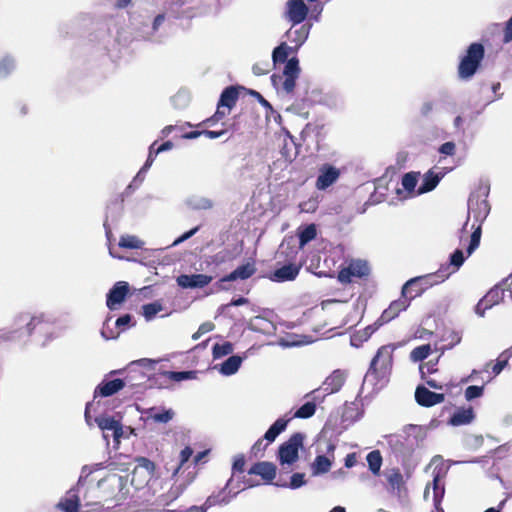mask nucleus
I'll return each mask as SVG.
<instances>
[{"mask_svg": "<svg viewBox=\"0 0 512 512\" xmlns=\"http://www.w3.org/2000/svg\"><path fill=\"white\" fill-rule=\"evenodd\" d=\"M392 355L390 346H382L378 349L364 376L363 387L371 386L373 390H379L387 383L392 368Z\"/></svg>", "mask_w": 512, "mask_h": 512, "instance_id": "obj_3", "label": "nucleus"}, {"mask_svg": "<svg viewBox=\"0 0 512 512\" xmlns=\"http://www.w3.org/2000/svg\"><path fill=\"white\" fill-rule=\"evenodd\" d=\"M22 322L26 323V331L28 335H31L33 330L38 326L43 324L42 317H30L27 313H22L16 317L15 323L19 326Z\"/></svg>", "mask_w": 512, "mask_h": 512, "instance_id": "obj_33", "label": "nucleus"}, {"mask_svg": "<svg viewBox=\"0 0 512 512\" xmlns=\"http://www.w3.org/2000/svg\"><path fill=\"white\" fill-rule=\"evenodd\" d=\"M512 41V15L511 18L506 22L504 28L503 42L505 44Z\"/></svg>", "mask_w": 512, "mask_h": 512, "instance_id": "obj_63", "label": "nucleus"}, {"mask_svg": "<svg viewBox=\"0 0 512 512\" xmlns=\"http://www.w3.org/2000/svg\"><path fill=\"white\" fill-rule=\"evenodd\" d=\"M289 421L290 419H277L265 432L264 439L267 440L268 442H273L277 438V436L286 429Z\"/></svg>", "mask_w": 512, "mask_h": 512, "instance_id": "obj_32", "label": "nucleus"}, {"mask_svg": "<svg viewBox=\"0 0 512 512\" xmlns=\"http://www.w3.org/2000/svg\"><path fill=\"white\" fill-rule=\"evenodd\" d=\"M512 358V350L511 347L503 351L497 362L492 367V372L494 375H499L502 370L507 366L509 359Z\"/></svg>", "mask_w": 512, "mask_h": 512, "instance_id": "obj_40", "label": "nucleus"}, {"mask_svg": "<svg viewBox=\"0 0 512 512\" xmlns=\"http://www.w3.org/2000/svg\"><path fill=\"white\" fill-rule=\"evenodd\" d=\"M164 375L171 381L181 382L195 378V371H167Z\"/></svg>", "mask_w": 512, "mask_h": 512, "instance_id": "obj_43", "label": "nucleus"}, {"mask_svg": "<svg viewBox=\"0 0 512 512\" xmlns=\"http://www.w3.org/2000/svg\"><path fill=\"white\" fill-rule=\"evenodd\" d=\"M67 494V497L59 501L57 508L64 512H78L80 506L79 497L74 493L73 489L69 490Z\"/></svg>", "mask_w": 512, "mask_h": 512, "instance_id": "obj_30", "label": "nucleus"}, {"mask_svg": "<svg viewBox=\"0 0 512 512\" xmlns=\"http://www.w3.org/2000/svg\"><path fill=\"white\" fill-rule=\"evenodd\" d=\"M172 101L175 106L184 107L188 103V94L184 91H180L172 98Z\"/></svg>", "mask_w": 512, "mask_h": 512, "instance_id": "obj_56", "label": "nucleus"}, {"mask_svg": "<svg viewBox=\"0 0 512 512\" xmlns=\"http://www.w3.org/2000/svg\"><path fill=\"white\" fill-rule=\"evenodd\" d=\"M252 71L257 76L265 75L269 72V63L268 62L256 63L253 65Z\"/></svg>", "mask_w": 512, "mask_h": 512, "instance_id": "obj_58", "label": "nucleus"}, {"mask_svg": "<svg viewBox=\"0 0 512 512\" xmlns=\"http://www.w3.org/2000/svg\"><path fill=\"white\" fill-rule=\"evenodd\" d=\"M440 278L438 271L429 273L422 276H417L408 280L402 287V296H408L409 301L417 296H420L424 291L430 287L444 282Z\"/></svg>", "mask_w": 512, "mask_h": 512, "instance_id": "obj_6", "label": "nucleus"}, {"mask_svg": "<svg viewBox=\"0 0 512 512\" xmlns=\"http://www.w3.org/2000/svg\"><path fill=\"white\" fill-rule=\"evenodd\" d=\"M320 389H315L305 395V398H311L310 401L304 403L301 407H299L295 414V418L307 419L312 417L316 411V402H322L325 395H319Z\"/></svg>", "mask_w": 512, "mask_h": 512, "instance_id": "obj_14", "label": "nucleus"}, {"mask_svg": "<svg viewBox=\"0 0 512 512\" xmlns=\"http://www.w3.org/2000/svg\"><path fill=\"white\" fill-rule=\"evenodd\" d=\"M416 402L423 407H431L442 403L445 399L444 394L430 391L424 386H418L415 391Z\"/></svg>", "mask_w": 512, "mask_h": 512, "instance_id": "obj_17", "label": "nucleus"}, {"mask_svg": "<svg viewBox=\"0 0 512 512\" xmlns=\"http://www.w3.org/2000/svg\"><path fill=\"white\" fill-rule=\"evenodd\" d=\"M508 281L509 279L503 283V286H495L482 298L489 308L498 304L500 301H504L506 298L509 299Z\"/></svg>", "mask_w": 512, "mask_h": 512, "instance_id": "obj_20", "label": "nucleus"}, {"mask_svg": "<svg viewBox=\"0 0 512 512\" xmlns=\"http://www.w3.org/2000/svg\"><path fill=\"white\" fill-rule=\"evenodd\" d=\"M214 329V324L212 322L202 323L198 330L193 334L192 338L194 340H198L202 335L212 331Z\"/></svg>", "mask_w": 512, "mask_h": 512, "instance_id": "obj_54", "label": "nucleus"}, {"mask_svg": "<svg viewBox=\"0 0 512 512\" xmlns=\"http://www.w3.org/2000/svg\"><path fill=\"white\" fill-rule=\"evenodd\" d=\"M233 344L230 342H224L222 344L216 343L212 348V355L214 359L222 358L233 352Z\"/></svg>", "mask_w": 512, "mask_h": 512, "instance_id": "obj_41", "label": "nucleus"}, {"mask_svg": "<svg viewBox=\"0 0 512 512\" xmlns=\"http://www.w3.org/2000/svg\"><path fill=\"white\" fill-rule=\"evenodd\" d=\"M125 382L122 379H113L109 381H102L95 389L94 397L100 395L101 397H109L123 389Z\"/></svg>", "mask_w": 512, "mask_h": 512, "instance_id": "obj_21", "label": "nucleus"}, {"mask_svg": "<svg viewBox=\"0 0 512 512\" xmlns=\"http://www.w3.org/2000/svg\"><path fill=\"white\" fill-rule=\"evenodd\" d=\"M15 68V60L10 55H5L0 59V78L7 77Z\"/></svg>", "mask_w": 512, "mask_h": 512, "instance_id": "obj_42", "label": "nucleus"}, {"mask_svg": "<svg viewBox=\"0 0 512 512\" xmlns=\"http://www.w3.org/2000/svg\"><path fill=\"white\" fill-rule=\"evenodd\" d=\"M299 270L300 267L295 264L284 265L273 272L271 280L275 282L292 281L299 274Z\"/></svg>", "mask_w": 512, "mask_h": 512, "instance_id": "obj_25", "label": "nucleus"}, {"mask_svg": "<svg viewBox=\"0 0 512 512\" xmlns=\"http://www.w3.org/2000/svg\"><path fill=\"white\" fill-rule=\"evenodd\" d=\"M256 272L255 265L253 263H246L237 267L234 271L221 278V282H231L240 280H246L250 278Z\"/></svg>", "mask_w": 512, "mask_h": 512, "instance_id": "obj_24", "label": "nucleus"}, {"mask_svg": "<svg viewBox=\"0 0 512 512\" xmlns=\"http://www.w3.org/2000/svg\"><path fill=\"white\" fill-rule=\"evenodd\" d=\"M110 319V317L106 319L101 330V336L105 340L116 339L119 336V332H115L113 329L109 327Z\"/></svg>", "mask_w": 512, "mask_h": 512, "instance_id": "obj_53", "label": "nucleus"}, {"mask_svg": "<svg viewBox=\"0 0 512 512\" xmlns=\"http://www.w3.org/2000/svg\"><path fill=\"white\" fill-rule=\"evenodd\" d=\"M340 177V170L333 165L324 164L319 168V174L316 180L318 190H326L333 185Z\"/></svg>", "mask_w": 512, "mask_h": 512, "instance_id": "obj_12", "label": "nucleus"}, {"mask_svg": "<svg viewBox=\"0 0 512 512\" xmlns=\"http://www.w3.org/2000/svg\"><path fill=\"white\" fill-rule=\"evenodd\" d=\"M475 415L472 407L458 409L449 419L452 426H461L473 421Z\"/></svg>", "mask_w": 512, "mask_h": 512, "instance_id": "obj_28", "label": "nucleus"}, {"mask_svg": "<svg viewBox=\"0 0 512 512\" xmlns=\"http://www.w3.org/2000/svg\"><path fill=\"white\" fill-rule=\"evenodd\" d=\"M118 245L126 249H141L144 246V241L135 235H122Z\"/></svg>", "mask_w": 512, "mask_h": 512, "instance_id": "obj_37", "label": "nucleus"}, {"mask_svg": "<svg viewBox=\"0 0 512 512\" xmlns=\"http://www.w3.org/2000/svg\"><path fill=\"white\" fill-rule=\"evenodd\" d=\"M175 412L172 409H164L161 412H157L156 408H151L149 412V418L157 423H168L173 419Z\"/></svg>", "mask_w": 512, "mask_h": 512, "instance_id": "obj_38", "label": "nucleus"}, {"mask_svg": "<svg viewBox=\"0 0 512 512\" xmlns=\"http://www.w3.org/2000/svg\"><path fill=\"white\" fill-rule=\"evenodd\" d=\"M443 174H436L432 170H429L423 177L422 183L420 184L417 194L421 195L427 192L432 191L436 188L440 180L442 179Z\"/></svg>", "mask_w": 512, "mask_h": 512, "instance_id": "obj_27", "label": "nucleus"}, {"mask_svg": "<svg viewBox=\"0 0 512 512\" xmlns=\"http://www.w3.org/2000/svg\"><path fill=\"white\" fill-rule=\"evenodd\" d=\"M272 326L271 322L259 316L255 317L251 322V328L256 331L268 332Z\"/></svg>", "mask_w": 512, "mask_h": 512, "instance_id": "obj_51", "label": "nucleus"}, {"mask_svg": "<svg viewBox=\"0 0 512 512\" xmlns=\"http://www.w3.org/2000/svg\"><path fill=\"white\" fill-rule=\"evenodd\" d=\"M484 388L482 386L471 385L465 390V398L467 401L479 398L483 395Z\"/></svg>", "mask_w": 512, "mask_h": 512, "instance_id": "obj_52", "label": "nucleus"}, {"mask_svg": "<svg viewBox=\"0 0 512 512\" xmlns=\"http://www.w3.org/2000/svg\"><path fill=\"white\" fill-rule=\"evenodd\" d=\"M410 305V301L408 296H402L398 300L393 301L390 306L385 309L378 319L379 325H383L384 323H388L393 320L401 311H404Z\"/></svg>", "mask_w": 512, "mask_h": 512, "instance_id": "obj_18", "label": "nucleus"}, {"mask_svg": "<svg viewBox=\"0 0 512 512\" xmlns=\"http://www.w3.org/2000/svg\"><path fill=\"white\" fill-rule=\"evenodd\" d=\"M319 206V197L312 196L308 200L303 201L299 204V208L301 212L304 213H313L317 210Z\"/></svg>", "mask_w": 512, "mask_h": 512, "instance_id": "obj_49", "label": "nucleus"}, {"mask_svg": "<svg viewBox=\"0 0 512 512\" xmlns=\"http://www.w3.org/2000/svg\"><path fill=\"white\" fill-rule=\"evenodd\" d=\"M425 438L426 429L423 426L410 424L401 433L387 436L386 442L397 461L406 464Z\"/></svg>", "mask_w": 512, "mask_h": 512, "instance_id": "obj_1", "label": "nucleus"}, {"mask_svg": "<svg viewBox=\"0 0 512 512\" xmlns=\"http://www.w3.org/2000/svg\"><path fill=\"white\" fill-rule=\"evenodd\" d=\"M436 371H437L436 363H433L431 361L420 366V373H421L422 379H425L426 374H432Z\"/></svg>", "mask_w": 512, "mask_h": 512, "instance_id": "obj_61", "label": "nucleus"}, {"mask_svg": "<svg viewBox=\"0 0 512 512\" xmlns=\"http://www.w3.org/2000/svg\"><path fill=\"white\" fill-rule=\"evenodd\" d=\"M431 465L435 466L433 471V480L431 484H427L424 491V498L426 500L429 498L432 489V499L435 507L437 508L445 493L442 479L445 476L447 470L443 467L442 457L439 455L432 458Z\"/></svg>", "mask_w": 512, "mask_h": 512, "instance_id": "obj_7", "label": "nucleus"}, {"mask_svg": "<svg viewBox=\"0 0 512 512\" xmlns=\"http://www.w3.org/2000/svg\"><path fill=\"white\" fill-rule=\"evenodd\" d=\"M370 471L378 475L382 465V456L378 450L371 451L366 457Z\"/></svg>", "mask_w": 512, "mask_h": 512, "instance_id": "obj_39", "label": "nucleus"}, {"mask_svg": "<svg viewBox=\"0 0 512 512\" xmlns=\"http://www.w3.org/2000/svg\"><path fill=\"white\" fill-rule=\"evenodd\" d=\"M100 430L103 432V438L108 443V432L111 431L114 441L119 444L120 439L123 437V427L119 420L112 416H99L94 419Z\"/></svg>", "mask_w": 512, "mask_h": 512, "instance_id": "obj_9", "label": "nucleus"}, {"mask_svg": "<svg viewBox=\"0 0 512 512\" xmlns=\"http://www.w3.org/2000/svg\"><path fill=\"white\" fill-rule=\"evenodd\" d=\"M376 329L377 327L368 326L363 331H358L351 337L352 345L357 346V342L367 341Z\"/></svg>", "mask_w": 512, "mask_h": 512, "instance_id": "obj_47", "label": "nucleus"}, {"mask_svg": "<svg viewBox=\"0 0 512 512\" xmlns=\"http://www.w3.org/2000/svg\"><path fill=\"white\" fill-rule=\"evenodd\" d=\"M484 53V46L481 43H472L468 47L458 66L460 79L468 80L476 73L484 58Z\"/></svg>", "mask_w": 512, "mask_h": 512, "instance_id": "obj_5", "label": "nucleus"}, {"mask_svg": "<svg viewBox=\"0 0 512 512\" xmlns=\"http://www.w3.org/2000/svg\"><path fill=\"white\" fill-rule=\"evenodd\" d=\"M387 481L393 489H400L403 483V476L399 470H392L387 474Z\"/></svg>", "mask_w": 512, "mask_h": 512, "instance_id": "obj_50", "label": "nucleus"}, {"mask_svg": "<svg viewBox=\"0 0 512 512\" xmlns=\"http://www.w3.org/2000/svg\"><path fill=\"white\" fill-rule=\"evenodd\" d=\"M250 475H258L267 482H271L276 476V466L271 462H258L248 471Z\"/></svg>", "mask_w": 512, "mask_h": 512, "instance_id": "obj_23", "label": "nucleus"}, {"mask_svg": "<svg viewBox=\"0 0 512 512\" xmlns=\"http://www.w3.org/2000/svg\"><path fill=\"white\" fill-rule=\"evenodd\" d=\"M370 272L368 263L364 260H352L349 265L341 269L338 273V280L342 284H348L352 281V277H364Z\"/></svg>", "mask_w": 512, "mask_h": 512, "instance_id": "obj_10", "label": "nucleus"}, {"mask_svg": "<svg viewBox=\"0 0 512 512\" xmlns=\"http://www.w3.org/2000/svg\"><path fill=\"white\" fill-rule=\"evenodd\" d=\"M129 292V285L127 282L120 281L117 282L108 292L107 294V307L111 310L115 308L116 305L121 304L127 294Z\"/></svg>", "mask_w": 512, "mask_h": 512, "instance_id": "obj_19", "label": "nucleus"}, {"mask_svg": "<svg viewBox=\"0 0 512 512\" xmlns=\"http://www.w3.org/2000/svg\"><path fill=\"white\" fill-rule=\"evenodd\" d=\"M306 484L305 480V474L304 473H294L291 476L290 482L287 483L286 481H282L281 479H278L274 485L277 487L282 488H291V489H298Z\"/></svg>", "mask_w": 512, "mask_h": 512, "instance_id": "obj_34", "label": "nucleus"}, {"mask_svg": "<svg viewBox=\"0 0 512 512\" xmlns=\"http://www.w3.org/2000/svg\"><path fill=\"white\" fill-rule=\"evenodd\" d=\"M185 490L184 485H174L170 488L166 495L162 496L161 503L163 505H169L171 502L176 500Z\"/></svg>", "mask_w": 512, "mask_h": 512, "instance_id": "obj_45", "label": "nucleus"}, {"mask_svg": "<svg viewBox=\"0 0 512 512\" xmlns=\"http://www.w3.org/2000/svg\"><path fill=\"white\" fill-rule=\"evenodd\" d=\"M417 182H418V173H415V172H409V173H406L403 177H402V186L403 188L408 191V192H412L414 191L416 185H417Z\"/></svg>", "mask_w": 512, "mask_h": 512, "instance_id": "obj_48", "label": "nucleus"}, {"mask_svg": "<svg viewBox=\"0 0 512 512\" xmlns=\"http://www.w3.org/2000/svg\"><path fill=\"white\" fill-rule=\"evenodd\" d=\"M346 374L341 370L333 371L324 381L323 390L326 394L338 392L343 386Z\"/></svg>", "mask_w": 512, "mask_h": 512, "instance_id": "obj_22", "label": "nucleus"}, {"mask_svg": "<svg viewBox=\"0 0 512 512\" xmlns=\"http://www.w3.org/2000/svg\"><path fill=\"white\" fill-rule=\"evenodd\" d=\"M317 235V229L315 224L306 225L299 231V244L300 247H304L307 243L312 241Z\"/></svg>", "mask_w": 512, "mask_h": 512, "instance_id": "obj_36", "label": "nucleus"}, {"mask_svg": "<svg viewBox=\"0 0 512 512\" xmlns=\"http://www.w3.org/2000/svg\"><path fill=\"white\" fill-rule=\"evenodd\" d=\"M488 194L489 188L487 186H481L476 192H473L468 199L469 215H473L475 221L478 222L477 228L470 236V242L467 247L468 256H470L480 244L482 233L481 224L490 212V205L487 200Z\"/></svg>", "mask_w": 512, "mask_h": 512, "instance_id": "obj_2", "label": "nucleus"}, {"mask_svg": "<svg viewBox=\"0 0 512 512\" xmlns=\"http://www.w3.org/2000/svg\"><path fill=\"white\" fill-rule=\"evenodd\" d=\"M186 204L193 210H207L213 207L212 200L202 196H191L186 200Z\"/></svg>", "mask_w": 512, "mask_h": 512, "instance_id": "obj_35", "label": "nucleus"}, {"mask_svg": "<svg viewBox=\"0 0 512 512\" xmlns=\"http://www.w3.org/2000/svg\"><path fill=\"white\" fill-rule=\"evenodd\" d=\"M465 261L464 253L461 249H456L449 257V263L442 265L437 271L441 279L446 280L449 276L463 265Z\"/></svg>", "mask_w": 512, "mask_h": 512, "instance_id": "obj_16", "label": "nucleus"}, {"mask_svg": "<svg viewBox=\"0 0 512 512\" xmlns=\"http://www.w3.org/2000/svg\"><path fill=\"white\" fill-rule=\"evenodd\" d=\"M243 359L244 358L239 355H232L220 364L219 367L215 366L214 368L218 369V371L224 376H231L239 370Z\"/></svg>", "mask_w": 512, "mask_h": 512, "instance_id": "obj_26", "label": "nucleus"}, {"mask_svg": "<svg viewBox=\"0 0 512 512\" xmlns=\"http://www.w3.org/2000/svg\"><path fill=\"white\" fill-rule=\"evenodd\" d=\"M244 466H245L244 456L243 455L236 456L234 459V462H233V466H232L233 473L243 472Z\"/></svg>", "mask_w": 512, "mask_h": 512, "instance_id": "obj_62", "label": "nucleus"}, {"mask_svg": "<svg viewBox=\"0 0 512 512\" xmlns=\"http://www.w3.org/2000/svg\"><path fill=\"white\" fill-rule=\"evenodd\" d=\"M228 113H229V111H228V110H227V111H225V110H224V107H222V106L218 105V106H217V110H216L215 114H214L211 118L207 119V120L205 121V123H207L208 125H213L216 121H218V120L222 119V118H223V117H225V116H226V114H228Z\"/></svg>", "mask_w": 512, "mask_h": 512, "instance_id": "obj_55", "label": "nucleus"}, {"mask_svg": "<svg viewBox=\"0 0 512 512\" xmlns=\"http://www.w3.org/2000/svg\"><path fill=\"white\" fill-rule=\"evenodd\" d=\"M456 150V145L454 142H445L439 147V152L444 155L452 156L454 155Z\"/></svg>", "mask_w": 512, "mask_h": 512, "instance_id": "obj_60", "label": "nucleus"}, {"mask_svg": "<svg viewBox=\"0 0 512 512\" xmlns=\"http://www.w3.org/2000/svg\"><path fill=\"white\" fill-rule=\"evenodd\" d=\"M199 230V227H195L187 232H185L184 234H182L180 237H178L169 247H173V246H177L179 245L180 243L188 240L189 238H191L193 235H195L197 233V231Z\"/></svg>", "mask_w": 512, "mask_h": 512, "instance_id": "obj_59", "label": "nucleus"}, {"mask_svg": "<svg viewBox=\"0 0 512 512\" xmlns=\"http://www.w3.org/2000/svg\"><path fill=\"white\" fill-rule=\"evenodd\" d=\"M304 435L294 433L287 441L280 445L278 459L282 465H291L298 460L299 449L303 446Z\"/></svg>", "mask_w": 512, "mask_h": 512, "instance_id": "obj_8", "label": "nucleus"}, {"mask_svg": "<svg viewBox=\"0 0 512 512\" xmlns=\"http://www.w3.org/2000/svg\"><path fill=\"white\" fill-rule=\"evenodd\" d=\"M163 307L159 302L148 303L142 306L143 316L147 321L152 320Z\"/></svg>", "mask_w": 512, "mask_h": 512, "instance_id": "obj_46", "label": "nucleus"}, {"mask_svg": "<svg viewBox=\"0 0 512 512\" xmlns=\"http://www.w3.org/2000/svg\"><path fill=\"white\" fill-rule=\"evenodd\" d=\"M431 352V347L429 344L421 345L414 348L410 353V359L413 362H420L426 359Z\"/></svg>", "mask_w": 512, "mask_h": 512, "instance_id": "obj_44", "label": "nucleus"}, {"mask_svg": "<svg viewBox=\"0 0 512 512\" xmlns=\"http://www.w3.org/2000/svg\"><path fill=\"white\" fill-rule=\"evenodd\" d=\"M212 279L211 276L206 274H181L177 277L176 282L183 289H194L207 286Z\"/></svg>", "mask_w": 512, "mask_h": 512, "instance_id": "obj_13", "label": "nucleus"}, {"mask_svg": "<svg viewBox=\"0 0 512 512\" xmlns=\"http://www.w3.org/2000/svg\"><path fill=\"white\" fill-rule=\"evenodd\" d=\"M311 27L312 24L304 23L299 27H293L292 25L291 28L287 30L285 36L290 43L295 45L293 47L295 51H297L306 42L310 34Z\"/></svg>", "mask_w": 512, "mask_h": 512, "instance_id": "obj_15", "label": "nucleus"}, {"mask_svg": "<svg viewBox=\"0 0 512 512\" xmlns=\"http://www.w3.org/2000/svg\"><path fill=\"white\" fill-rule=\"evenodd\" d=\"M232 478H230L225 486V488L217 494L210 495L204 502L203 507H206V511L215 506L228 504L232 497L236 496L238 492H235L232 496H227L224 494L225 489L231 484Z\"/></svg>", "mask_w": 512, "mask_h": 512, "instance_id": "obj_29", "label": "nucleus"}, {"mask_svg": "<svg viewBox=\"0 0 512 512\" xmlns=\"http://www.w3.org/2000/svg\"><path fill=\"white\" fill-rule=\"evenodd\" d=\"M294 52H296L294 48L288 46L286 42L279 44L273 49L272 52V62L274 66L286 63L283 70V76L285 77V80L282 84V88L286 93L293 92L296 86V80L300 75L298 58L292 57L288 59L289 54Z\"/></svg>", "mask_w": 512, "mask_h": 512, "instance_id": "obj_4", "label": "nucleus"}, {"mask_svg": "<svg viewBox=\"0 0 512 512\" xmlns=\"http://www.w3.org/2000/svg\"><path fill=\"white\" fill-rule=\"evenodd\" d=\"M132 316L130 314H124L115 321L117 328H125L131 324Z\"/></svg>", "mask_w": 512, "mask_h": 512, "instance_id": "obj_64", "label": "nucleus"}, {"mask_svg": "<svg viewBox=\"0 0 512 512\" xmlns=\"http://www.w3.org/2000/svg\"><path fill=\"white\" fill-rule=\"evenodd\" d=\"M238 99V91L235 87L230 86L221 93L218 105L227 108L228 111L236 104Z\"/></svg>", "mask_w": 512, "mask_h": 512, "instance_id": "obj_31", "label": "nucleus"}, {"mask_svg": "<svg viewBox=\"0 0 512 512\" xmlns=\"http://www.w3.org/2000/svg\"><path fill=\"white\" fill-rule=\"evenodd\" d=\"M335 445L331 442L326 443L325 454L317 455L311 465L312 474L318 476L327 473L334 460Z\"/></svg>", "mask_w": 512, "mask_h": 512, "instance_id": "obj_11", "label": "nucleus"}, {"mask_svg": "<svg viewBox=\"0 0 512 512\" xmlns=\"http://www.w3.org/2000/svg\"><path fill=\"white\" fill-rule=\"evenodd\" d=\"M192 454H193V450L190 447H185L184 449L181 450V452H180V464L175 469L174 474L178 473V471L181 468V466L183 464H185L190 459Z\"/></svg>", "mask_w": 512, "mask_h": 512, "instance_id": "obj_57", "label": "nucleus"}]
</instances>
